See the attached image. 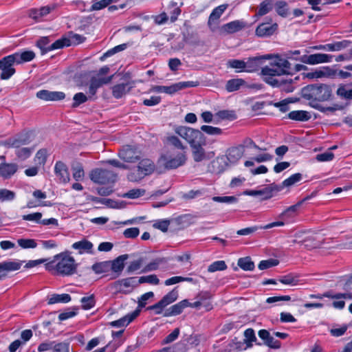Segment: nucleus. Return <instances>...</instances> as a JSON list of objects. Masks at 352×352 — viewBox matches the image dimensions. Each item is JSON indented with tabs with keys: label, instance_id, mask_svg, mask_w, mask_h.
<instances>
[{
	"label": "nucleus",
	"instance_id": "nucleus-11",
	"mask_svg": "<svg viewBox=\"0 0 352 352\" xmlns=\"http://www.w3.org/2000/svg\"><path fill=\"white\" fill-rule=\"evenodd\" d=\"M261 74L263 76V80L266 83L271 85L272 87H277L280 78H277L276 76H280V75L274 67L265 66L262 68Z\"/></svg>",
	"mask_w": 352,
	"mask_h": 352
},
{
	"label": "nucleus",
	"instance_id": "nucleus-42",
	"mask_svg": "<svg viewBox=\"0 0 352 352\" xmlns=\"http://www.w3.org/2000/svg\"><path fill=\"white\" fill-rule=\"evenodd\" d=\"M336 94L342 99H352V89L349 88L347 85H341L336 91Z\"/></svg>",
	"mask_w": 352,
	"mask_h": 352
},
{
	"label": "nucleus",
	"instance_id": "nucleus-30",
	"mask_svg": "<svg viewBox=\"0 0 352 352\" xmlns=\"http://www.w3.org/2000/svg\"><path fill=\"white\" fill-rule=\"evenodd\" d=\"M16 60V64L19 65L25 62H29L35 58V53L33 51H23L16 52L12 54Z\"/></svg>",
	"mask_w": 352,
	"mask_h": 352
},
{
	"label": "nucleus",
	"instance_id": "nucleus-14",
	"mask_svg": "<svg viewBox=\"0 0 352 352\" xmlns=\"http://www.w3.org/2000/svg\"><path fill=\"white\" fill-rule=\"evenodd\" d=\"M316 193L312 192L310 195L305 197L302 200L297 202L296 204L288 207L280 214V218L290 219L298 214V210L304 202L310 199L315 196Z\"/></svg>",
	"mask_w": 352,
	"mask_h": 352
},
{
	"label": "nucleus",
	"instance_id": "nucleus-9",
	"mask_svg": "<svg viewBox=\"0 0 352 352\" xmlns=\"http://www.w3.org/2000/svg\"><path fill=\"white\" fill-rule=\"evenodd\" d=\"M333 56L327 54H314L311 55H303L296 60H300L308 65H316L323 63H329L332 60Z\"/></svg>",
	"mask_w": 352,
	"mask_h": 352
},
{
	"label": "nucleus",
	"instance_id": "nucleus-15",
	"mask_svg": "<svg viewBox=\"0 0 352 352\" xmlns=\"http://www.w3.org/2000/svg\"><path fill=\"white\" fill-rule=\"evenodd\" d=\"M276 60L270 64V67H274L278 73L282 75L290 74L291 63L286 58H282L279 56H276Z\"/></svg>",
	"mask_w": 352,
	"mask_h": 352
},
{
	"label": "nucleus",
	"instance_id": "nucleus-19",
	"mask_svg": "<svg viewBox=\"0 0 352 352\" xmlns=\"http://www.w3.org/2000/svg\"><path fill=\"white\" fill-rule=\"evenodd\" d=\"M54 172L60 182L67 183L69 182L70 177L67 166L63 162H56L54 166Z\"/></svg>",
	"mask_w": 352,
	"mask_h": 352
},
{
	"label": "nucleus",
	"instance_id": "nucleus-3",
	"mask_svg": "<svg viewBox=\"0 0 352 352\" xmlns=\"http://www.w3.org/2000/svg\"><path fill=\"white\" fill-rule=\"evenodd\" d=\"M154 163L149 159L142 160L137 169L128 174L127 178L131 182H138L145 176L151 174L155 170Z\"/></svg>",
	"mask_w": 352,
	"mask_h": 352
},
{
	"label": "nucleus",
	"instance_id": "nucleus-63",
	"mask_svg": "<svg viewBox=\"0 0 352 352\" xmlns=\"http://www.w3.org/2000/svg\"><path fill=\"white\" fill-rule=\"evenodd\" d=\"M344 289L346 291L342 293L344 299H352V276L346 280L344 285Z\"/></svg>",
	"mask_w": 352,
	"mask_h": 352
},
{
	"label": "nucleus",
	"instance_id": "nucleus-43",
	"mask_svg": "<svg viewBox=\"0 0 352 352\" xmlns=\"http://www.w3.org/2000/svg\"><path fill=\"white\" fill-rule=\"evenodd\" d=\"M237 265L245 271H252L254 269V263L250 257L240 258Z\"/></svg>",
	"mask_w": 352,
	"mask_h": 352
},
{
	"label": "nucleus",
	"instance_id": "nucleus-26",
	"mask_svg": "<svg viewBox=\"0 0 352 352\" xmlns=\"http://www.w3.org/2000/svg\"><path fill=\"white\" fill-rule=\"evenodd\" d=\"M298 80V76L296 77L294 79L288 78H281L278 81L276 88H279L281 91H284L286 93L292 92L295 89L294 83Z\"/></svg>",
	"mask_w": 352,
	"mask_h": 352
},
{
	"label": "nucleus",
	"instance_id": "nucleus-61",
	"mask_svg": "<svg viewBox=\"0 0 352 352\" xmlns=\"http://www.w3.org/2000/svg\"><path fill=\"white\" fill-rule=\"evenodd\" d=\"M216 116L222 120H233L236 118L234 111L230 110L219 111L216 113Z\"/></svg>",
	"mask_w": 352,
	"mask_h": 352
},
{
	"label": "nucleus",
	"instance_id": "nucleus-50",
	"mask_svg": "<svg viewBox=\"0 0 352 352\" xmlns=\"http://www.w3.org/2000/svg\"><path fill=\"white\" fill-rule=\"evenodd\" d=\"M71 41L67 38H62L58 39L48 46V50H54L61 49L65 46H70Z\"/></svg>",
	"mask_w": 352,
	"mask_h": 352
},
{
	"label": "nucleus",
	"instance_id": "nucleus-10",
	"mask_svg": "<svg viewBox=\"0 0 352 352\" xmlns=\"http://www.w3.org/2000/svg\"><path fill=\"white\" fill-rule=\"evenodd\" d=\"M120 159L128 163H134L141 157L140 151L130 146H124L118 153Z\"/></svg>",
	"mask_w": 352,
	"mask_h": 352
},
{
	"label": "nucleus",
	"instance_id": "nucleus-1",
	"mask_svg": "<svg viewBox=\"0 0 352 352\" xmlns=\"http://www.w3.org/2000/svg\"><path fill=\"white\" fill-rule=\"evenodd\" d=\"M302 97L311 101L324 102L331 99L332 89L326 84H312L303 87Z\"/></svg>",
	"mask_w": 352,
	"mask_h": 352
},
{
	"label": "nucleus",
	"instance_id": "nucleus-55",
	"mask_svg": "<svg viewBox=\"0 0 352 352\" xmlns=\"http://www.w3.org/2000/svg\"><path fill=\"white\" fill-rule=\"evenodd\" d=\"M17 243L24 249L35 248L37 245L36 241L31 239H19L17 240Z\"/></svg>",
	"mask_w": 352,
	"mask_h": 352
},
{
	"label": "nucleus",
	"instance_id": "nucleus-44",
	"mask_svg": "<svg viewBox=\"0 0 352 352\" xmlns=\"http://www.w3.org/2000/svg\"><path fill=\"white\" fill-rule=\"evenodd\" d=\"M350 43V41L344 40L334 43L327 44V50L331 52L340 51L348 47Z\"/></svg>",
	"mask_w": 352,
	"mask_h": 352
},
{
	"label": "nucleus",
	"instance_id": "nucleus-12",
	"mask_svg": "<svg viewBox=\"0 0 352 352\" xmlns=\"http://www.w3.org/2000/svg\"><path fill=\"white\" fill-rule=\"evenodd\" d=\"M206 144V138H204L203 141L197 142L190 146L192 150V155L193 160L196 162H200L208 158L207 153L204 148Z\"/></svg>",
	"mask_w": 352,
	"mask_h": 352
},
{
	"label": "nucleus",
	"instance_id": "nucleus-41",
	"mask_svg": "<svg viewBox=\"0 0 352 352\" xmlns=\"http://www.w3.org/2000/svg\"><path fill=\"white\" fill-rule=\"evenodd\" d=\"M245 83V80L241 78H234L228 80L226 83V88L229 92H232L240 89Z\"/></svg>",
	"mask_w": 352,
	"mask_h": 352
},
{
	"label": "nucleus",
	"instance_id": "nucleus-56",
	"mask_svg": "<svg viewBox=\"0 0 352 352\" xmlns=\"http://www.w3.org/2000/svg\"><path fill=\"white\" fill-rule=\"evenodd\" d=\"M275 9L278 14L285 17L288 14L287 4L285 1H278L275 4Z\"/></svg>",
	"mask_w": 352,
	"mask_h": 352
},
{
	"label": "nucleus",
	"instance_id": "nucleus-13",
	"mask_svg": "<svg viewBox=\"0 0 352 352\" xmlns=\"http://www.w3.org/2000/svg\"><path fill=\"white\" fill-rule=\"evenodd\" d=\"M228 4H222L216 7L212 11L208 21L209 28L214 32L218 25V20L221 16L225 10L228 8Z\"/></svg>",
	"mask_w": 352,
	"mask_h": 352
},
{
	"label": "nucleus",
	"instance_id": "nucleus-23",
	"mask_svg": "<svg viewBox=\"0 0 352 352\" xmlns=\"http://www.w3.org/2000/svg\"><path fill=\"white\" fill-rule=\"evenodd\" d=\"M56 8L55 4L41 7L39 9H31L29 11V16L35 21H39L43 16H46Z\"/></svg>",
	"mask_w": 352,
	"mask_h": 352
},
{
	"label": "nucleus",
	"instance_id": "nucleus-29",
	"mask_svg": "<svg viewBox=\"0 0 352 352\" xmlns=\"http://www.w3.org/2000/svg\"><path fill=\"white\" fill-rule=\"evenodd\" d=\"M267 58H269V55L250 58L248 61L245 62L247 66L245 68V72H254L258 71L262 60Z\"/></svg>",
	"mask_w": 352,
	"mask_h": 352
},
{
	"label": "nucleus",
	"instance_id": "nucleus-52",
	"mask_svg": "<svg viewBox=\"0 0 352 352\" xmlns=\"http://www.w3.org/2000/svg\"><path fill=\"white\" fill-rule=\"evenodd\" d=\"M228 66L238 69L239 72H245V68L247 66V64L244 60L232 59L230 60L228 62Z\"/></svg>",
	"mask_w": 352,
	"mask_h": 352
},
{
	"label": "nucleus",
	"instance_id": "nucleus-62",
	"mask_svg": "<svg viewBox=\"0 0 352 352\" xmlns=\"http://www.w3.org/2000/svg\"><path fill=\"white\" fill-rule=\"evenodd\" d=\"M167 142L170 145L173 146L174 147L184 150L186 147L182 144L181 140L175 135H170L167 137Z\"/></svg>",
	"mask_w": 352,
	"mask_h": 352
},
{
	"label": "nucleus",
	"instance_id": "nucleus-38",
	"mask_svg": "<svg viewBox=\"0 0 352 352\" xmlns=\"http://www.w3.org/2000/svg\"><path fill=\"white\" fill-rule=\"evenodd\" d=\"M71 300V296L67 294H52L49 298L47 303L52 305L58 302L67 303Z\"/></svg>",
	"mask_w": 352,
	"mask_h": 352
},
{
	"label": "nucleus",
	"instance_id": "nucleus-59",
	"mask_svg": "<svg viewBox=\"0 0 352 352\" xmlns=\"http://www.w3.org/2000/svg\"><path fill=\"white\" fill-rule=\"evenodd\" d=\"M146 191L144 189L134 188L129 190L124 195V197L129 199H135L144 195Z\"/></svg>",
	"mask_w": 352,
	"mask_h": 352
},
{
	"label": "nucleus",
	"instance_id": "nucleus-35",
	"mask_svg": "<svg viewBox=\"0 0 352 352\" xmlns=\"http://www.w3.org/2000/svg\"><path fill=\"white\" fill-rule=\"evenodd\" d=\"M128 258L127 254L119 256L114 261L111 262L110 268L115 272H120L124 267V261Z\"/></svg>",
	"mask_w": 352,
	"mask_h": 352
},
{
	"label": "nucleus",
	"instance_id": "nucleus-18",
	"mask_svg": "<svg viewBox=\"0 0 352 352\" xmlns=\"http://www.w3.org/2000/svg\"><path fill=\"white\" fill-rule=\"evenodd\" d=\"M258 335L261 339L263 340L264 344L271 349H278L280 348L281 343L280 341L275 340L266 329H261L258 332Z\"/></svg>",
	"mask_w": 352,
	"mask_h": 352
},
{
	"label": "nucleus",
	"instance_id": "nucleus-45",
	"mask_svg": "<svg viewBox=\"0 0 352 352\" xmlns=\"http://www.w3.org/2000/svg\"><path fill=\"white\" fill-rule=\"evenodd\" d=\"M113 75L107 78H98L92 77L90 80V85L98 90L101 86L109 83L113 79Z\"/></svg>",
	"mask_w": 352,
	"mask_h": 352
},
{
	"label": "nucleus",
	"instance_id": "nucleus-31",
	"mask_svg": "<svg viewBox=\"0 0 352 352\" xmlns=\"http://www.w3.org/2000/svg\"><path fill=\"white\" fill-rule=\"evenodd\" d=\"M18 166L16 164H6L2 163L0 164V176L7 179L13 175L17 170Z\"/></svg>",
	"mask_w": 352,
	"mask_h": 352
},
{
	"label": "nucleus",
	"instance_id": "nucleus-2",
	"mask_svg": "<svg viewBox=\"0 0 352 352\" xmlns=\"http://www.w3.org/2000/svg\"><path fill=\"white\" fill-rule=\"evenodd\" d=\"M58 259L59 261L55 267L58 274L69 276L76 272L77 264L74 257L69 256L67 252H65L54 256V261Z\"/></svg>",
	"mask_w": 352,
	"mask_h": 352
},
{
	"label": "nucleus",
	"instance_id": "nucleus-32",
	"mask_svg": "<svg viewBox=\"0 0 352 352\" xmlns=\"http://www.w3.org/2000/svg\"><path fill=\"white\" fill-rule=\"evenodd\" d=\"M282 190V186H279L274 183L271 184L265 188L260 190V195H263V199H268L274 196V195Z\"/></svg>",
	"mask_w": 352,
	"mask_h": 352
},
{
	"label": "nucleus",
	"instance_id": "nucleus-20",
	"mask_svg": "<svg viewBox=\"0 0 352 352\" xmlns=\"http://www.w3.org/2000/svg\"><path fill=\"white\" fill-rule=\"evenodd\" d=\"M72 248L78 251L79 254H94L93 243L86 239L75 242L72 244Z\"/></svg>",
	"mask_w": 352,
	"mask_h": 352
},
{
	"label": "nucleus",
	"instance_id": "nucleus-51",
	"mask_svg": "<svg viewBox=\"0 0 352 352\" xmlns=\"http://www.w3.org/2000/svg\"><path fill=\"white\" fill-rule=\"evenodd\" d=\"M89 100L90 99L85 94L82 92L77 93L73 97V103L72 104V107L76 108Z\"/></svg>",
	"mask_w": 352,
	"mask_h": 352
},
{
	"label": "nucleus",
	"instance_id": "nucleus-6",
	"mask_svg": "<svg viewBox=\"0 0 352 352\" xmlns=\"http://www.w3.org/2000/svg\"><path fill=\"white\" fill-rule=\"evenodd\" d=\"M138 285V283L136 282V278L129 277L112 283L110 287L116 294L122 293L126 294L131 293L133 288Z\"/></svg>",
	"mask_w": 352,
	"mask_h": 352
},
{
	"label": "nucleus",
	"instance_id": "nucleus-40",
	"mask_svg": "<svg viewBox=\"0 0 352 352\" xmlns=\"http://www.w3.org/2000/svg\"><path fill=\"white\" fill-rule=\"evenodd\" d=\"M244 343L247 344L248 347L252 346V342H255L257 345H261V343L257 342V339L255 336V333L254 329L249 328L246 329L244 332Z\"/></svg>",
	"mask_w": 352,
	"mask_h": 352
},
{
	"label": "nucleus",
	"instance_id": "nucleus-7",
	"mask_svg": "<svg viewBox=\"0 0 352 352\" xmlns=\"http://www.w3.org/2000/svg\"><path fill=\"white\" fill-rule=\"evenodd\" d=\"M199 85L198 82L187 81V82H179L173 84L170 86H160L155 85L151 88V91L158 93H166L168 94H173L177 91L182 90L187 87H197Z\"/></svg>",
	"mask_w": 352,
	"mask_h": 352
},
{
	"label": "nucleus",
	"instance_id": "nucleus-58",
	"mask_svg": "<svg viewBox=\"0 0 352 352\" xmlns=\"http://www.w3.org/2000/svg\"><path fill=\"white\" fill-rule=\"evenodd\" d=\"M118 0H101L94 3L91 8L90 11L100 10L109 6L111 3L116 2Z\"/></svg>",
	"mask_w": 352,
	"mask_h": 352
},
{
	"label": "nucleus",
	"instance_id": "nucleus-53",
	"mask_svg": "<svg viewBox=\"0 0 352 352\" xmlns=\"http://www.w3.org/2000/svg\"><path fill=\"white\" fill-rule=\"evenodd\" d=\"M15 192L6 188L0 189V202L12 201L15 198Z\"/></svg>",
	"mask_w": 352,
	"mask_h": 352
},
{
	"label": "nucleus",
	"instance_id": "nucleus-33",
	"mask_svg": "<svg viewBox=\"0 0 352 352\" xmlns=\"http://www.w3.org/2000/svg\"><path fill=\"white\" fill-rule=\"evenodd\" d=\"M287 117L292 120L306 122L311 118V114L306 111L298 110L289 112Z\"/></svg>",
	"mask_w": 352,
	"mask_h": 352
},
{
	"label": "nucleus",
	"instance_id": "nucleus-46",
	"mask_svg": "<svg viewBox=\"0 0 352 352\" xmlns=\"http://www.w3.org/2000/svg\"><path fill=\"white\" fill-rule=\"evenodd\" d=\"M319 245L320 242L317 241L315 236L309 232L307 235L305 236L303 246L307 248L311 249L316 248Z\"/></svg>",
	"mask_w": 352,
	"mask_h": 352
},
{
	"label": "nucleus",
	"instance_id": "nucleus-21",
	"mask_svg": "<svg viewBox=\"0 0 352 352\" xmlns=\"http://www.w3.org/2000/svg\"><path fill=\"white\" fill-rule=\"evenodd\" d=\"M24 261H8L0 263V272H4L0 274V280L6 276V272L16 271L19 270Z\"/></svg>",
	"mask_w": 352,
	"mask_h": 352
},
{
	"label": "nucleus",
	"instance_id": "nucleus-34",
	"mask_svg": "<svg viewBox=\"0 0 352 352\" xmlns=\"http://www.w3.org/2000/svg\"><path fill=\"white\" fill-rule=\"evenodd\" d=\"M212 295L209 292H201L197 296V299L199 302H201V305L205 308L206 311H210L212 309V305L210 302V300L212 298Z\"/></svg>",
	"mask_w": 352,
	"mask_h": 352
},
{
	"label": "nucleus",
	"instance_id": "nucleus-27",
	"mask_svg": "<svg viewBox=\"0 0 352 352\" xmlns=\"http://www.w3.org/2000/svg\"><path fill=\"white\" fill-rule=\"evenodd\" d=\"M243 153V146L240 145L229 148L227 151L226 157L230 163L235 164L241 158Z\"/></svg>",
	"mask_w": 352,
	"mask_h": 352
},
{
	"label": "nucleus",
	"instance_id": "nucleus-28",
	"mask_svg": "<svg viewBox=\"0 0 352 352\" xmlns=\"http://www.w3.org/2000/svg\"><path fill=\"white\" fill-rule=\"evenodd\" d=\"M188 305L189 302L188 300H183L167 309L164 314V316L169 317L179 315L183 311L184 308L188 307Z\"/></svg>",
	"mask_w": 352,
	"mask_h": 352
},
{
	"label": "nucleus",
	"instance_id": "nucleus-4",
	"mask_svg": "<svg viewBox=\"0 0 352 352\" xmlns=\"http://www.w3.org/2000/svg\"><path fill=\"white\" fill-rule=\"evenodd\" d=\"M175 132L184 139L190 144V146L197 142L203 141V138H205L201 131L186 126L176 127Z\"/></svg>",
	"mask_w": 352,
	"mask_h": 352
},
{
	"label": "nucleus",
	"instance_id": "nucleus-8",
	"mask_svg": "<svg viewBox=\"0 0 352 352\" xmlns=\"http://www.w3.org/2000/svg\"><path fill=\"white\" fill-rule=\"evenodd\" d=\"M16 60L12 54L3 57L0 60V78L1 80H8L15 73L14 65Z\"/></svg>",
	"mask_w": 352,
	"mask_h": 352
},
{
	"label": "nucleus",
	"instance_id": "nucleus-24",
	"mask_svg": "<svg viewBox=\"0 0 352 352\" xmlns=\"http://www.w3.org/2000/svg\"><path fill=\"white\" fill-rule=\"evenodd\" d=\"M245 27V23L242 21H234L221 26L220 30L222 34H233L239 32Z\"/></svg>",
	"mask_w": 352,
	"mask_h": 352
},
{
	"label": "nucleus",
	"instance_id": "nucleus-39",
	"mask_svg": "<svg viewBox=\"0 0 352 352\" xmlns=\"http://www.w3.org/2000/svg\"><path fill=\"white\" fill-rule=\"evenodd\" d=\"M178 298V292L176 288L168 292L160 301L164 307L175 302Z\"/></svg>",
	"mask_w": 352,
	"mask_h": 352
},
{
	"label": "nucleus",
	"instance_id": "nucleus-22",
	"mask_svg": "<svg viewBox=\"0 0 352 352\" xmlns=\"http://www.w3.org/2000/svg\"><path fill=\"white\" fill-rule=\"evenodd\" d=\"M134 82L120 83L112 87V95L115 98L119 99L128 94L133 87Z\"/></svg>",
	"mask_w": 352,
	"mask_h": 352
},
{
	"label": "nucleus",
	"instance_id": "nucleus-37",
	"mask_svg": "<svg viewBox=\"0 0 352 352\" xmlns=\"http://www.w3.org/2000/svg\"><path fill=\"white\" fill-rule=\"evenodd\" d=\"M73 178L76 180H82L85 177V171L82 165L79 162H74L72 164Z\"/></svg>",
	"mask_w": 352,
	"mask_h": 352
},
{
	"label": "nucleus",
	"instance_id": "nucleus-16",
	"mask_svg": "<svg viewBox=\"0 0 352 352\" xmlns=\"http://www.w3.org/2000/svg\"><path fill=\"white\" fill-rule=\"evenodd\" d=\"M278 30V24L262 23L257 26L255 34L258 37H268L273 35Z\"/></svg>",
	"mask_w": 352,
	"mask_h": 352
},
{
	"label": "nucleus",
	"instance_id": "nucleus-25",
	"mask_svg": "<svg viewBox=\"0 0 352 352\" xmlns=\"http://www.w3.org/2000/svg\"><path fill=\"white\" fill-rule=\"evenodd\" d=\"M186 160V154L185 152H183L178 154L175 157L167 160L164 164V166L167 169L177 168L184 165Z\"/></svg>",
	"mask_w": 352,
	"mask_h": 352
},
{
	"label": "nucleus",
	"instance_id": "nucleus-49",
	"mask_svg": "<svg viewBox=\"0 0 352 352\" xmlns=\"http://www.w3.org/2000/svg\"><path fill=\"white\" fill-rule=\"evenodd\" d=\"M302 179V174L300 173H295L290 176L289 178L285 179L281 185L279 186H282V189L284 187H290L294 185L296 183L300 182Z\"/></svg>",
	"mask_w": 352,
	"mask_h": 352
},
{
	"label": "nucleus",
	"instance_id": "nucleus-48",
	"mask_svg": "<svg viewBox=\"0 0 352 352\" xmlns=\"http://www.w3.org/2000/svg\"><path fill=\"white\" fill-rule=\"evenodd\" d=\"M50 41V38L48 36L41 37L36 41V46L41 50L42 54L50 51V50H48Z\"/></svg>",
	"mask_w": 352,
	"mask_h": 352
},
{
	"label": "nucleus",
	"instance_id": "nucleus-57",
	"mask_svg": "<svg viewBox=\"0 0 352 352\" xmlns=\"http://www.w3.org/2000/svg\"><path fill=\"white\" fill-rule=\"evenodd\" d=\"M226 268L227 265L224 261H217L208 266V271L209 272H214L225 270Z\"/></svg>",
	"mask_w": 352,
	"mask_h": 352
},
{
	"label": "nucleus",
	"instance_id": "nucleus-5",
	"mask_svg": "<svg viewBox=\"0 0 352 352\" xmlns=\"http://www.w3.org/2000/svg\"><path fill=\"white\" fill-rule=\"evenodd\" d=\"M89 177L94 183L107 184L115 183L118 175L117 173L109 170L95 168L90 172Z\"/></svg>",
	"mask_w": 352,
	"mask_h": 352
},
{
	"label": "nucleus",
	"instance_id": "nucleus-36",
	"mask_svg": "<svg viewBox=\"0 0 352 352\" xmlns=\"http://www.w3.org/2000/svg\"><path fill=\"white\" fill-rule=\"evenodd\" d=\"M273 8L272 0H264L258 6L256 16H262L270 12Z\"/></svg>",
	"mask_w": 352,
	"mask_h": 352
},
{
	"label": "nucleus",
	"instance_id": "nucleus-17",
	"mask_svg": "<svg viewBox=\"0 0 352 352\" xmlns=\"http://www.w3.org/2000/svg\"><path fill=\"white\" fill-rule=\"evenodd\" d=\"M36 97L45 101H58L63 100L65 98V94L62 91H51L43 89L36 93Z\"/></svg>",
	"mask_w": 352,
	"mask_h": 352
},
{
	"label": "nucleus",
	"instance_id": "nucleus-64",
	"mask_svg": "<svg viewBox=\"0 0 352 352\" xmlns=\"http://www.w3.org/2000/svg\"><path fill=\"white\" fill-rule=\"evenodd\" d=\"M54 352H69V342H59L54 344L53 346Z\"/></svg>",
	"mask_w": 352,
	"mask_h": 352
},
{
	"label": "nucleus",
	"instance_id": "nucleus-54",
	"mask_svg": "<svg viewBox=\"0 0 352 352\" xmlns=\"http://www.w3.org/2000/svg\"><path fill=\"white\" fill-rule=\"evenodd\" d=\"M201 131L210 135H219L223 133L221 129L209 125L201 126Z\"/></svg>",
	"mask_w": 352,
	"mask_h": 352
},
{
	"label": "nucleus",
	"instance_id": "nucleus-60",
	"mask_svg": "<svg viewBox=\"0 0 352 352\" xmlns=\"http://www.w3.org/2000/svg\"><path fill=\"white\" fill-rule=\"evenodd\" d=\"M138 285L147 283L153 285H158L160 283V280L157 276L155 274H151L148 276H141L138 280Z\"/></svg>",
	"mask_w": 352,
	"mask_h": 352
},
{
	"label": "nucleus",
	"instance_id": "nucleus-47",
	"mask_svg": "<svg viewBox=\"0 0 352 352\" xmlns=\"http://www.w3.org/2000/svg\"><path fill=\"white\" fill-rule=\"evenodd\" d=\"M111 262L110 261H104L96 263L94 264L91 267L93 271H94L96 274H101L104 272H107L110 269Z\"/></svg>",
	"mask_w": 352,
	"mask_h": 352
}]
</instances>
